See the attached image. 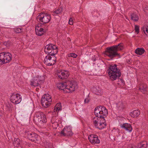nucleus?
Masks as SVG:
<instances>
[{"label": "nucleus", "instance_id": "f704fd0d", "mask_svg": "<svg viewBox=\"0 0 148 148\" xmlns=\"http://www.w3.org/2000/svg\"><path fill=\"white\" fill-rule=\"evenodd\" d=\"M69 23L70 25H72L73 24V19L72 18H70L69 21Z\"/></svg>", "mask_w": 148, "mask_h": 148}, {"label": "nucleus", "instance_id": "f257e3e1", "mask_svg": "<svg viewBox=\"0 0 148 148\" xmlns=\"http://www.w3.org/2000/svg\"><path fill=\"white\" fill-rule=\"evenodd\" d=\"M123 47L122 43H120L117 45H114L106 48L105 54L110 57L112 58L115 57L120 58V56L118 51L122 50Z\"/></svg>", "mask_w": 148, "mask_h": 148}, {"label": "nucleus", "instance_id": "7c9ffc66", "mask_svg": "<svg viewBox=\"0 0 148 148\" xmlns=\"http://www.w3.org/2000/svg\"><path fill=\"white\" fill-rule=\"evenodd\" d=\"M143 29L145 34L147 36L148 35V27H143Z\"/></svg>", "mask_w": 148, "mask_h": 148}, {"label": "nucleus", "instance_id": "f03ea898", "mask_svg": "<svg viewBox=\"0 0 148 148\" xmlns=\"http://www.w3.org/2000/svg\"><path fill=\"white\" fill-rule=\"evenodd\" d=\"M57 87L60 89L63 90L64 89H67L70 92L75 90L77 88V85L76 82L71 81L67 83H59L58 84Z\"/></svg>", "mask_w": 148, "mask_h": 148}, {"label": "nucleus", "instance_id": "20e7f679", "mask_svg": "<svg viewBox=\"0 0 148 148\" xmlns=\"http://www.w3.org/2000/svg\"><path fill=\"white\" fill-rule=\"evenodd\" d=\"M44 51L46 53L51 56H54L58 52L57 47L52 44H49L45 47Z\"/></svg>", "mask_w": 148, "mask_h": 148}, {"label": "nucleus", "instance_id": "aec40b11", "mask_svg": "<svg viewBox=\"0 0 148 148\" xmlns=\"http://www.w3.org/2000/svg\"><path fill=\"white\" fill-rule=\"evenodd\" d=\"M110 79L112 80H114L118 78H119L121 75V73H117L113 74H109Z\"/></svg>", "mask_w": 148, "mask_h": 148}, {"label": "nucleus", "instance_id": "2eb2a0df", "mask_svg": "<svg viewBox=\"0 0 148 148\" xmlns=\"http://www.w3.org/2000/svg\"><path fill=\"white\" fill-rule=\"evenodd\" d=\"M108 71V73L110 74H113L117 73H121L120 72L119 69L117 68V65L114 64V65H111L109 66Z\"/></svg>", "mask_w": 148, "mask_h": 148}, {"label": "nucleus", "instance_id": "a19ab883", "mask_svg": "<svg viewBox=\"0 0 148 148\" xmlns=\"http://www.w3.org/2000/svg\"><path fill=\"white\" fill-rule=\"evenodd\" d=\"M52 122V121H51V122H52Z\"/></svg>", "mask_w": 148, "mask_h": 148}, {"label": "nucleus", "instance_id": "b1692460", "mask_svg": "<svg viewBox=\"0 0 148 148\" xmlns=\"http://www.w3.org/2000/svg\"><path fill=\"white\" fill-rule=\"evenodd\" d=\"M93 92L95 94L97 95H101L102 93L101 89L99 87L94 88H93Z\"/></svg>", "mask_w": 148, "mask_h": 148}, {"label": "nucleus", "instance_id": "72a5a7b5", "mask_svg": "<svg viewBox=\"0 0 148 148\" xmlns=\"http://www.w3.org/2000/svg\"><path fill=\"white\" fill-rule=\"evenodd\" d=\"M15 31L17 33H19L22 32V29L20 28H16L15 29Z\"/></svg>", "mask_w": 148, "mask_h": 148}, {"label": "nucleus", "instance_id": "4468645a", "mask_svg": "<svg viewBox=\"0 0 148 148\" xmlns=\"http://www.w3.org/2000/svg\"><path fill=\"white\" fill-rule=\"evenodd\" d=\"M27 138L37 143L39 139L38 135L34 133H31L29 132H25Z\"/></svg>", "mask_w": 148, "mask_h": 148}, {"label": "nucleus", "instance_id": "c85d7f7f", "mask_svg": "<svg viewBox=\"0 0 148 148\" xmlns=\"http://www.w3.org/2000/svg\"><path fill=\"white\" fill-rule=\"evenodd\" d=\"M62 109V106L61 103H57L55 107V110H56V111H59L61 110Z\"/></svg>", "mask_w": 148, "mask_h": 148}, {"label": "nucleus", "instance_id": "1a4fd4ad", "mask_svg": "<svg viewBox=\"0 0 148 148\" xmlns=\"http://www.w3.org/2000/svg\"><path fill=\"white\" fill-rule=\"evenodd\" d=\"M52 100L51 98L48 94H45L41 99L42 104L43 107H47L50 104Z\"/></svg>", "mask_w": 148, "mask_h": 148}, {"label": "nucleus", "instance_id": "39448f33", "mask_svg": "<svg viewBox=\"0 0 148 148\" xmlns=\"http://www.w3.org/2000/svg\"><path fill=\"white\" fill-rule=\"evenodd\" d=\"M93 122L95 127L100 130L104 128L106 126V123L104 118L102 119L100 118L95 117Z\"/></svg>", "mask_w": 148, "mask_h": 148}, {"label": "nucleus", "instance_id": "bb28decb", "mask_svg": "<svg viewBox=\"0 0 148 148\" xmlns=\"http://www.w3.org/2000/svg\"><path fill=\"white\" fill-rule=\"evenodd\" d=\"M117 107L120 110L123 109L124 107V105L122 101H120L117 103Z\"/></svg>", "mask_w": 148, "mask_h": 148}, {"label": "nucleus", "instance_id": "ea45409f", "mask_svg": "<svg viewBox=\"0 0 148 148\" xmlns=\"http://www.w3.org/2000/svg\"><path fill=\"white\" fill-rule=\"evenodd\" d=\"M2 115V114L1 113H0V117Z\"/></svg>", "mask_w": 148, "mask_h": 148}, {"label": "nucleus", "instance_id": "58836bf2", "mask_svg": "<svg viewBox=\"0 0 148 148\" xmlns=\"http://www.w3.org/2000/svg\"><path fill=\"white\" fill-rule=\"evenodd\" d=\"M92 60L94 61H95L96 60L94 58L92 59Z\"/></svg>", "mask_w": 148, "mask_h": 148}, {"label": "nucleus", "instance_id": "423d86ee", "mask_svg": "<svg viewBox=\"0 0 148 148\" xmlns=\"http://www.w3.org/2000/svg\"><path fill=\"white\" fill-rule=\"evenodd\" d=\"M12 59V55L9 52L0 53V64L9 62Z\"/></svg>", "mask_w": 148, "mask_h": 148}, {"label": "nucleus", "instance_id": "4c0bfd02", "mask_svg": "<svg viewBox=\"0 0 148 148\" xmlns=\"http://www.w3.org/2000/svg\"><path fill=\"white\" fill-rule=\"evenodd\" d=\"M127 62L129 63H130L131 62L130 60H128L127 61Z\"/></svg>", "mask_w": 148, "mask_h": 148}, {"label": "nucleus", "instance_id": "6ab92c4d", "mask_svg": "<svg viewBox=\"0 0 148 148\" xmlns=\"http://www.w3.org/2000/svg\"><path fill=\"white\" fill-rule=\"evenodd\" d=\"M40 81L37 77L34 78L33 79L31 82L30 84L32 86H37L40 85Z\"/></svg>", "mask_w": 148, "mask_h": 148}, {"label": "nucleus", "instance_id": "412c9836", "mask_svg": "<svg viewBox=\"0 0 148 148\" xmlns=\"http://www.w3.org/2000/svg\"><path fill=\"white\" fill-rule=\"evenodd\" d=\"M140 114V112L138 110H134L130 114V115L133 118L137 117Z\"/></svg>", "mask_w": 148, "mask_h": 148}, {"label": "nucleus", "instance_id": "c756f323", "mask_svg": "<svg viewBox=\"0 0 148 148\" xmlns=\"http://www.w3.org/2000/svg\"><path fill=\"white\" fill-rule=\"evenodd\" d=\"M62 11V8H58L53 12V14L54 15L55 14H59L61 13Z\"/></svg>", "mask_w": 148, "mask_h": 148}, {"label": "nucleus", "instance_id": "cd10ccee", "mask_svg": "<svg viewBox=\"0 0 148 148\" xmlns=\"http://www.w3.org/2000/svg\"><path fill=\"white\" fill-rule=\"evenodd\" d=\"M21 140H20L18 138H15L14 139V141L13 142V144L14 146H19L20 144Z\"/></svg>", "mask_w": 148, "mask_h": 148}, {"label": "nucleus", "instance_id": "4be33fe9", "mask_svg": "<svg viewBox=\"0 0 148 148\" xmlns=\"http://www.w3.org/2000/svg\"><path fill=\"white\" fill-rule=\"evenodd\" d=\"M147 86L146 84H142L140 85L139 90L143 93H145L147 91Z\"/></svg>", "mask_w": 148, "mask_h": 148}, {"label": "nucleus", "instance_id": "6e6552de", "mask_svg": "<svg viewBox=\"0 0 148 148\" xmlns=\"http://www.w3.org/2000/svg\"><path fill=\"white\" fill-rule=\"evenodd\" d=\"M34 118L40 123H45L47 121L45 115L43 112L40 111H35Z\"/></svg>", "mask_w": 148, "mask_h": 148}, {"label": "nucleus", "instance_id": "f3484780", "mask_svg": "<svg viewBox=\"0 0 148 148\" xmlns=\"http://www.w3.org/2000/svg\"><path fill=\"white\" fill-rule=\"evenodd\" d=\"M45 31V29L41 27L40 24H39L35 27L36 33L38 36H41L44 34Z\"/></svg>", "mask_w": 148, "mask_h": 148}, {"label": "nucleus", "instance_id": "473e14b6", "mask_svg": "<svg viewBox=\"0 0 148 148\" xmlns=\"http://www.w3.org/2000/svg\"><path fill=\"white\" fill-rule=\"evenodd\" d=\"M134 28L137 34H138L139 32V26L135 25Z\"/></svg>", "mask_w": 148, "mask_h": 148}, {"label": "nucleus", "instance_id": "f8f14e48", "mask_svg": "<svg viewBox=\"0 0 148 148\" xmlns=\"http://www.w3.org/2000/svg\"><path fill=\"white\" fill-rule=\"evenodd\" d=\"M60 135L62 136H71L73 134L71 127L69 126L65 127L60 133Z\"/></svg>", "mask_w": 148, "mask_h": 148}, {"label": "nucleus", "instance_id": "7ed1b4c3", "mask_svg": "<svg viewBox=\"0 0 148 148\" xmlns=\"http://www.w3.org/2000/svg\"><path fill=\"white\" fill-rule=\"evenodd\" d=\"M94 113L96 116V117L100 118L103 119L108 114V110L106 108L102 106L97 107L94 110Z\"/></svg>", "mask_w": 148, "mask_h": 148}, {"label": "nucleus", "instance_id": "e433bc0d", "mask_svg": "<svg viewBox=\"0 0 148 148\" xmlns=\"http://www.w3.org/2000/svg\"><path fill=\"white\" fill-rule=\"evenodd\" d=\"M129 148H136L135 147V146H132V145H131L130 146H129Z\"/></svg>", "mask_w": 148, "mask_h": 148}, {"label": "nucleus", "instance_id": "393cba45", "mask_svg": "<svg viewBox=\"0 0 148 148\" xmlns=\"http://www.w3.org/2000/svg\"><path fill=\"white\" fill-rule=\"evenodd\" d=\"M147 142L144 141L139 143L137 146V148H146L147 146Z\"/></svg>", "mask_w": 148, "mask_h": 148}, {"label": "nucleus", "instance_id": "2f4dec72", "mask_svg": "<svg viewBox=\"0 0 148 148\" xmlns=\"http://www.w3.org/2000/svg\"><path fill=\"white\" fill-rule=\"evenodd\" d=\"M77 56V55L74 53H71L68 55V56L69 57H72L74 58H75Z\"/></svg>", "mask_w": 148, "mask_h": 148}, {"label": "nucleus", "instance_id": "ddd939ff", "mask_svg": "<svg viewBox=\"0 0 148 148\" xmlns=\"http://www.w3.org/2000/svg\"><path fill=\"white\" fill-rule=\"evenodd\" d=\"M21 97L19 94L14 93L12 94L10 98L11 101L16 104L19 103L21 102Z\"/></svg>", "mask_w": 148, "mask_h": 148}, {"label": "nucleus", "instance_id": "a878e982", "mask_svg": "<svg viewBox=\"0 0 148 148\" xmlns=\"http://www.w3.org/2000/svg\"><path fill=\"white\" fill-rule=\"evenodd\" d=\"M131 19L135 21H137L139 19L138 16L134 13L132 14L131 15Z\"/></svg>", "mask_w": 148, "mask_h": 148}, {"label": "nucleus", "instance_id": "c9c22d12", "mask_svg": "<svg viewBox=\"0 0 148 148\" xmlns=\"http://www.w3.org/2000/svg\"><path fill=\"white\" fill-rule=\"evenodd\" d=\"M89 101V99L88 98H86L85 99L84 102L85 103H88Z\"/></svg>", "mask_w": 148, "mask_h": 148}, {"label": "nucleus", "instance_id": "5701e85b", "mask_svg": "<svg viewBox=\"0 0 148 148\" xmlns=\"http://www.w3.org/2000/svg\"><path fill=\"white\" fill-rule=\"evenodd\" d=\"M145 52V49L143 48H138L135 51V53L137 54L141 55Z\"/></svg>", "mask_w": 148, "mask_h": 148}, {"label": "nucleus", "instance_id": "0eeeda50", "mask_svg": "<svg viewBox=\"0 0 148 148\" xmlns=\"http://www.w3.org/2000/svg\"><path fill=\"white\" fill-rule=\"evenodd\" d=\"M50 15L45 13H41L37 17L38 21L43 23H46L49 22L51 19Z\"/></svg>", "mask_w": 148, "mask_h": 148}, {"label": "nucleus", "instance_id": "dca6fc26", "mask_svg": "<svg viewBox=\"0 0 148 148\" xmlns=\"http://www.w3.org/2000/svg\"><path fill=\"white\" fill-rule=\"evenodd\" d=\"M88 139L90 142L92 144H98L100 143V140L98 139L97 135L92 134L89 136Z\"/></svg>", "mask_w": 148, "mask_h": 148}, {"label": "nucleus", "instance_id": "a211bd4d", "mask_svg": "<svg viewBox=\"0 0 148 148\" xmlns=\"http://www.w3.org/2000/svg\"><path fill=\"white\" fill-rule=\"evenodd\" d=\"M120 126L122 128L129 132H131L132 129L131 125L127 123L121 124Z\"/></svg>", "mask_w": 148, "mask_h": 148}, {"label": "nucleus", "instance_id": "9d476101", "mask_svg": "<svg viewBox=\"0 0 148 148\" xmlns=\"http://www.w3.org/2000/svg\"><path fill=\"white\" fill-rule=\"evenodd\" d=\"M50 55L46 56L44 60V63L48 66H51L54 65L56 62V58L55 57H52Z\"/></svg>", "mask_w": 148, "mask_h": 148}, {"label": "nucleus", "instance_id": "9b49d317", "mask_svg": "<svg viewBox=\"0 0 148 148\" xmlns=\"http://www.w3.org/2000/svg\"><path fill=\"white\" fill-rule=\"evenodd\" d=\"M56 77L63 79L68 78L69 75V72L67 70L58 71L56 73Z\"/></svg>", "mask_w": 148, "mask_h": 148}]
</instances>
